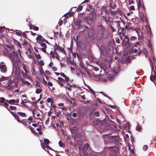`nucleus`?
<instances>
[{
  "instance_id": "2f4dec72",
  "label": "nucleus",
  "mask_w": 156,
  "mask_h": 156,
  "mask_svg": "<svg viewBox=\"0 0 156 156\" xmlns=\"http://www.w3.org/2000/svg\"><path fill=\"white\" fill-rule=\"evenodd\" d=\"M148 148V147L147 145H144L143 147V150L144 151H146Z\"/></svg>"
},
{
  "instance_id": "e433bc0d",
  "label": "nucleus",
  "mask_w": 156,
  "mask_h": 156,
  "mask_svg": "<svg viewBox=\"0 0 156 156\" xmlns=\"http://www.w3.org/2000/svg\"><path fill=\"white\" fill-rule=\"evenodd\" d=\"M52 101V99L51 98H48L47 99V101L48 103L51 102Z\"/></svg>"
},
{
  "instance_id": "7ed1b4c3",
  "label": "nucleus",
  "mask_w": 156,
  "mask_h": 156,
  "mask_svg": "<svg viewBox=\"0 0 156 156\" xmlns=\"http://www.w3.org/2000/svg\"><path fill=\"white\" fill-rule=\"evenodd\" d=\"M7 84L5 85V86L8 89L12 90L16 86L15 83L12 80H7Z\"/></svg>"
},
{
  "instance_id": "f257e3e1",
  "label": "nucleus",
  "mask_w": 156,
  "mask_h": 156,
  "mask_svg": "<svg viewBox=\"0 0 156 156\" xmlns=\"http://www.w3.org/2000/svg\"><path fill=\"white\" fill-rule=\"evenodd\" d=\"M41 142V145L42 147L46 151H48V149L52 150V149L48 145L50 143L49 140L47 139H44V143H41V140H40Z\"/></svg>"
},
{
  "instance_id": "ea45409f",
  "label": "nucleus",
  "mask_w": 156,
  "mask_h": 156,
  "mask_svg": "<svg viewBox=\"0 0 156 156\" xmlns=\"http://www.w3.org/2000/svg\"><path fill=\"white\" fill-rule=\"evenodd\" d=\"M46 48H41V50L44 53H47L46 51Z\"/></svg>"
},
{
  "instance_id": "864d4df0",
  "label": "nucleus",
  "mask_w": 156,
  "mask_h": 156,
  "mask_svg": "<svg viewBox=\"0 0 156 156\" xmlns=\"http://www.w3.org/2000/svg\"><path fill=\"white\" fill-rule=\"evenodd\" d=\"M129 8L130 9L133 10H134V9H135L134 6H133V5L131 6Z\"/></svg>"
},
{
  "instance_id": "412c9836",
  "label": "nucleus",
  "mask_w": 156,
  "mask_h": 156,
  "mask_svg": "<svg viewBox=\"0 0 156 156\" xmlns=\"http://www.w3.org/2000/svg\"><path fill=\"white\" fill-rule=\"evenodd\" d=\"M65 16L67 18H69V17L72 16V13H66Z\"/></svg>"
},
{
  "instance_id": "7c9ffc66",
  "label": "nucleus",
  "mask_w": 156,
  "mask_h": 156,
  "mask_svg": "<svg viewBox=\"0 0 156 156\" xmlns=\"http://www.w3.org/2000/svg\"><path fill=\"white\" fill-rule=\"evenodd\" d=\"M5 100V99L4 98H0V102L2 103H4Z\"/></svg>"
},
{
  "instance_id": "a878e982",
  "label": "nucleus",
  "mask_w": 156,
  "mask_h": 156,
  "mask_svg": "<svg viewBox=\"0 0 156 156\" xmlns=\"http://www.w3.org/2000/svg\"><path fill=\"white\" fill-rule=\"evenodd\" d=\"M7 47H8L10 49V50H13V46L12 45H7Z\"/></svg>"
},
{
  "instance_id": "1a4fd4ad",
  "label": "nucleus",
  "mask_w": 156,
  "mask_h": 156,
  "mask_svg": "<svg viewBox=\"0 0 156 156\" xmlns=\"http://www.w3.org/2000/svg\"><path fill=\"white\" fill-rule=\"evenodd\" d=\"M13 74L16 75V76H17L18 78H19V75L20 74V69L19 68L16 67L15 69Z\"/></svg>"
},
{
  "instance_id": "f03ea898",
  "label": "nucleus",
  "mask_w": 156,
  "mask_h": 156,
  "mask_svg": "<svg viewBox=\"0 0 156 156\" xmlns=\"http://www.w3.org/2000/svg\"><path fill=\"white\" fill-rule=\"evenodd\" d=\"M22 66L23 69L24 70L25 72L23 71L21 72L22 74L23 77L25 78H27L28 77L27 74L29 72V69L28 66L26 65L24 63L22 64Z\"/></svg>"
},
{
  "instance_id": "f704fd0d",
  "label": "nucleus",
  "mask_w": 156,
  "mask_h": 156,
  "mask_svg": "<svg viewBox=\"0 0 156 156\" xmlns=\"http://www.w3.org/2000/svg\"><path fill=\"white\" fill-rule=\"evenodd\" d=\"M136 37L132 36L130 38V39L131 41L135 40H136Z\"/></svg>"
},
{
  "instance_id": "c85d7f7f",
  "label": "nucleus",
  "mask_w": 156,
  "mask_h": 156,
  "mask_svg": "<svg viewBox=\"0 0 156 156\" xmlns=\"http://www.w3.org/2000/svg\"><path fill=\"white\" fill-rule=\"evenodd\" d=\"M142 42L141 41H139L138 42L136 43L135 45V46L136 47H138V46L141 44Z\"/></svg>"
},
{
  "instance_id": "58836bf2",
  "label": "nucleus",
  "mask_w": 156,
  "mask_h": 156,
  "mask_svg": "<svg viewBox=\"0 0 156 156\" xmlns=\"http://www.w3.org/2000/svg\"><path fill=\"white\" fill-rule=\"evenodd\" d=\"M21 81L23 83V84H25L26 83V81L23 78L21 79Z\"/></svg>"
},
{
  "instance_id": "473e14b6",
  "label": "nucleus",
  "mask_w": 156,
  "mask_h": 156,
  "mask_svg": "<svg viewBox=\"0 0 156 156\" xmlns=\"http://www.w3.org/2000/svg\"><path fill=\"white\" fill-rule=\"evenodd\" d=\"M80 65L82 69H84L85 70H86V68L84 67V66H83V65L82 63H80Z\"/></svg>"
},
{
  "instance_id": "5fc2aeb1",
  "label": "nucleus",
  "mask_w": 156,
  "mask_h": 156,
  "mask_svg": "<svg viewBox=\"0 0 156 156\" xmlns=\"http://www.w3.org/2000/svg\"><path fill=\"white\" fill-rule=\"evenodd\" d=\"M129 1V4H131L132 3H133V0H128Z\"/></svg>"
},
{
  "instance_id": "338daca9",
  "label": "nucleus",
  "mask_w": 156,
  "mask_h": 156,
  "mask_svg": "<svg viewBox=\"0 0 156 156\" xmlns=\"http://www.w3.org/2000/svg\"><path fill=\"white\" fill-rule=\"evenodd\" d=\"M53 63L52 62H51L49 65V67H51L52 66Z\"/></svg>"
},
{
  "instance_id": "423d86ee",
  "label": "nucleus",
  "mask_w": 156,
  "mask_h": 156,
  "mask_svg": "<svg viewBox=\"0 0 156 156\" xmlns=\"http://www.w3.org/2000/svg\"><path fill=\"white\" fill-rule=\"evenodd\" d=\"M97 64L101 68L103 69L105 72H107V68L106 66V64L104 63H102L101 62L98 61L96 62Z\"/></svg>"
},
{
  "instance_id": "6ab92c4d",
  "label": "nucleus",
  "mask_w": 156,
  "mask_h": 156,
  "mask_svg": "<svg viewBox=\"0 0 156 156\" xmlns=\"http://www.w3.org/2000/svg\"><path fill=\"white\" fill-rule=\"evenodd\" d=\"M7 81V78L5 76H2L0 78V81Z\"/></svg>"
},
{
  "instance_id": "a19ab883",
  "label": "nucleus",
  "mask_w": 156,
  "mask_h": 156,
  "mask_svg": "<svg viewBox=\"0 0 156 156\" xmlns=\"http://www.w3.org/2000/svg\"><path fill=\"white\" fill-rule=\"evenodd\" d=\"M33 28L34 30H36V31L38 30L39 29L38 27H37L34 26L33 27Z\"/></svg>"
},
{
  "instance_id": "bf43d9fd",
  "label": "nucleus",
  "mask_w": 156,
  "mask_h": 156,
  "mask_svg": "<svg viewBox=\"0 0 156 156\" xmlns=\"http://www.w3.org/2000/svg\"><path fill=\"white\" fill-rule=\"evenodd\" d=\"M52 69L54 71H56L57 70V68L55 67H53Z\"/></svg>"
},
{
  "instance_id": "39448f33",
  "label": "nucleus",
  "mask_w": 156,
  "mask_h": 156,
  "mask_svg": "<svg viewBox=\"0 0 156 156\" xmlns=\"http://www.w3.org/2000/svg\"><path fill=\"white\" fill-rule=\"evenodd\" d=\"M7 69L5 64L3 62H1L0 63V71L2 73H5L7 71Z\"/></svg>"
},
{
  "instance_id": "6e6552de",
  "label": "nucleus",
  "mask_w": 156,
  "mask_h": 156,
  "mask_svg": "<svg viewBox=\"0 0 156 156\" xmlns=\"http://www.w3.org/2000/svg\"><path fill=\"white\" fill-rule=\"evenodd\" d=\"M8 103L9 104L12 105L14 104L16 105L15 103H18L19 102V100L18 98H17L16 100L12 99L9 100H6L5 101Z\"/></svg>"
},
{
  "instance_id": "dca6fc26",
  "label": "nucleus",
  "mask_w": 156,
  "mask_h": 156,
  "mask_svg": "<svg viewBox=\"0 0 156 156\" xmlns=\"http://www.w3.org/2000/svg\"><path fill=\"white\" fill-rule=\"evenodd\" d=\"M42 91V89L41 88L36 89L35 92L37 94H39L41 93Z\"/></svg>"
},
{
  "instance_id": "a18cd8bd",
  "label": "nucleus",
  "mask_w": 156,
  "mask_h": 156,
  "mask_svg": "<svg viewBox=\"0 0 156 156\" xmlns=\"http://www.w3.org/2000/svg\"><path fill=\"white\" fill-rule=\"evenodd\" d=\"M83 7L81 6H80L77 8V10L78 11H80L82 9Z\"/></svg>"
},
{
  "instance_id": "4d7b16f0",
  "label": "nucleus",
  "mask_w": 156,
  "mask_h": 156,
  "mask_svg": "<svg viewBox=\"0 0 156 156\" xmlns=\"http://www.w3.org/2000/svg\"><path fill=\"white\" fill-rule=\"evenodd\" d=\"M141 127L140 126H138L136 128V129L137 130H138L140 131L141 130Z\"/></svg>"
},
{
  "instance_id": "f3484780",
  "label": "nucleus",
  "mask_w": 156,
  "mask_h": 156,
  "mask_svg": "<svg viewBox=\"0 0 156 156\" xmlns=\"http://www.w3.org/2000/svg\"><path fill=\"white\" fill-rule=\"evenodd\" d=\"M58 144L59 147L64 148L65 144L64 143H62L61 141H60L59 142Z\"/></svg>"
},
{
  "instance_id": "37998d69",
  "label": "nucleus",
  "mask_w": 156,
  "mask_h": 156,
  "mask_svg": "<svg viewBox=\"0 0 156 156\" xmlns=\"http://www.w3.org/2000/svg\"><path fill=\"white\" fill-rule=\"evenodd\" d=\"M94 115L96 116H99V112H95L94 113Z\"/></svg>"
},
{
  "instance_id": "cd10ccee",
  "label": "nucleus",
  "mask_w": 156,
  "mask_h": 156,
  "mask_svg": "<svg viewBox=\"0 0 156 156\" xmlns=\"http://www.w3.org/2000/svg\"><path fill=\"white\" fill-rule=\"evenodd\" d=\"M16 108V107L15 106H10L9 107V109H10L11 110H15Z\"/></svg>"
},
{
  "instance_id": "c9c22d12",
  "label": "nucleus",
  "mask_w": 156,
  "mask_h": 156,
  "mask_svg": "<svg viewBox=\"0 0 156 156\" xmlns=\"http://www.w3.org/2000/svg\"><path fill=\"white\" fill-rule=\"evenodd\" d=\"M15 43L17 46H19L21 48V45L20 44L18 41H16L15 42Z\"/></svg>"
},
{
  "instance_id": "052dcab7",
  "label": "nucleus",
  "mask_w": 156,
  "mask_h": 156,
  "mask_svg": "<svg viewBox=\"0 0 156 156\" xmlns=\"http://www.w3.org/2000/svg\"><path fill=\"white\" fill-rule=\"evenodd\" d=\"M56 106L55 105H53V108L54 109V111H55L56 110H57L56 109Z\"/></svg>"
},
{
  "instance_id": "ddd939ff",
  "label": "nucleus",
  "mask_w": 156,
  "mask_h": 156,
  "mask_svg": "<svg viewBox=\"0 0 156 156\" xmlns=\"http://www.w3.org/2000/svg\"><path fill=\"white\" fill-rule=\"evenodd\" d=\"M60 75L62 77H64L65 79V80L66 83H68L69 81V79L68 77L66 75L63 73H61Z\"/></svg>"
},
{
  "instance_id": "f8f14e48",
  "label": "nucleus",
  "mask_w": 156,
  "mask_h": 156,
  "mask_svg": "<svg viewBox=\"0 0 156 156\" xmlns=\"http://www.w3.org/2000/svg\"><path fill=\"white\" fill-rule=\"evenodd\" d=\"M57 48H55L54 49V52L51 51L50 52V54L51 56V57L53 58H55V53L57 52L56 51V50H57L59 48L57 46Z\"/></svg>"
},
{
  "instance_id": "4be33fe9",
  "label": "nucleus",
  "mask_w": 156,
  "mask_h": 156,
  "mask_svg": "<svg viewBox=\"0 0 156 156\" xmlns=\"http://www.w3.org/2000/svg\"><path fill=\"white\" fill-rule=\"evenodd\" d=\"M55 112V114L57 116H59L61 115V112L59 111H58L57 110L54 111Z\"/></svg>"
},
{
  "instance_id": "c756f323",
  "label": "nucleus",
  "mask_w": 156,
  "mask_h": 156,
  "mask_svg": "<svg viewBox=\"0 0 156 156\" xmlns=\"http://www.w3.org/2000/svg\"><path fill=\"white\" fill-rule=\"evenodd\" d=\"M38 64L40 65L41 66H43L44 65V63L42 60L39 61V62H38Z\"/></svg>"
},
{
  "instance_id": "69168bd1",
  "label": "nucleus",
  "mask_w": 156,
  "mask_h": 156,
  "mask_svg": "<svg viewBox=\"0 0 156 156\" xmlns=\"http://www.w3.org/2000/svg\"><path fill=\"white\" fill-rule=\"evenodd\" d=\"M26 103V102H25L23 100H22L21 103V104L24 105V104Z\"/></svg>"
},
{
  "instance_id": "3c124183",
  "label": "nucleus",
  "mask_w": 156,
  "mask_h": 156,
  "mask_svg": "<svg viewBox=\"0 0 156 156\" xmlns=\"http://www.w3.org/2000/svg\"><path fill=\"white\" fill-rule=\"evenodd\" d=\"M43 82L44 85H46L47 83V81L45 80L44 78H43Z\"/></svg>"
},
{
  "instance_id": "393cba45",
  "label": "nucleus",
  "mask_w": 156,
  "mask_h": 156,
  "mask_svg": "<svg viewBox=\"0 0 156 156\" xmlns=\"http://www.w3.org/2000/svg\"><path fill=\"white\" fill-rule=\"evenodd\" d=\"M101 19L104 20L107 23L108 22L106 16H102L101 17Z\"/></svg>"
},
{
  "instance_id": "774afa93",
  "label": "nucleus",
  "mask_w": 156,
  "mask_h": 156,
  "mask_svg": "<svg viewBox=\"0 0 156 156\" xmlns=\"http://www.w3.org/2000/svg\"><path fill=\"white\" fill-rule=\"evenodd\" d=\"M70 69H71V71H72V72H73V70H75V69H74V68H73V67H71V66H70Z\"/></svg>"
},
{
  "instance_id": "49530a36",
  "label": "nucleus",
  "mask_w": 156,
  "mask_h": 156,
  "mask_svg": "<svg viewBox=\"0 0 156 156\" xmlns=\"http://www.w3.org/2000/svg\"><path fill=\"white\" fill-rule=\"evenodd\" d=\"M136 32L137 34H138V40H139L140 39V34H139V33L137 29L136 30Z\"/></svg>"
},
{
  "instance_id": "72a5a7b5",
  "label": "nucleus",
  "mask_w": 156,
  "mask_h": 156,
  "mask_svg": "<svg viewBox=\"0 0 156 156\" xmlns=\"http://www.w3.org/2000/svg\"><path fill=\"white\" fill-rule=\"evenodd\" d=\"M68 83L67 85H68L70 87H76L77 86L75 84L70 85V84L68 83Z\"/></svg>"
},
{
  "instance_id": "4468645a",
  "label": "nucleus",
  "mask_w": 156,
  "mask_h": 156,
  "mask_svg": "<svg viewBox=\"0 0 156 156\" xmlns=\"http://www.w3.org/2000/svg\"><path fill=\"white\" fill-rule=\"evenodd\" d=\"M18 114L20 115L22 117H25L26 116V115L25 113L23 112H17Z\"/></svg>"
},
{
  "instance_id": "b1692460",
  "label": "nucleus",
  "mask_w": 156,
  "mask_h": 156,
  "mask_svg": "<svg viewBox=\"0 0 156 156\" xmlns=\"http://www.w3.org/2000/svg\"><path fill=\"white\" fill-rule=\"evenodd\" d=\"M89 147V144H85L84 146V147H83V150L85 151L86 150L87 148Z\"/></svg>"
},
{
  "instance_id": "8fccbe9b",
  "label": "nucleus",
  "mask_w": 156,
  "mask_h": 156,
  "mask_svg": "<svg viewBox=\"0 0 156 156\" xmlns=\"http://www.w3.org/2000/svg\"><path fill=\"white\" fill-rule=\"evenodd\" d=\"M52 112L51 111H49L48 112V115L49 117H50L51 116V115L52 114Z\"/></svg>"
},
{
  "instance_id": "e2e57ef3",
  "label": "nucleus",
  "mask_w": 156,
  "mask_h": 156,
  "mask_svg": "<svg viewBox=\"0 0 156 156\" xmlns=\"http://www.w3.org/2000/svg\"><path fill=\"white\" fill-rule=\"evenodd\" d=\"M128 27H129V23H128V25H126L125 26V28L127 30H129Z\"/></svg>"
},
{
  "instance_id": "79ce46f5",
  "label": "nucleus",
  "mask_w": 156,
  "mask_h": 156,
  "mask_svg": "<svg viewBox=\"0 0 156 156\" xmlns=\"http://www.w3.org/2000/svg\"><path fill=\"white\" fill-rule=\"evenodd\" d=\"M55 57L57 59H59V56L57 52H55Z\"/></svg>"
},
{
  "instance_id": "680f3d73",
  "label": "nucleus",
  "mask_w": 156,
  "mask_h": 156,
  "mask_svg": "<svg viewBox=\"0 0 156 156\" xmlns=\"http://www.w3.org/2000/svg\"><path fill=\"white\" fill-rule=\"evenodd\" d=\"M148 46L149 47V48H151V43H150V42H149V41H148Z\"/></svg>"
},
{
  "instance_id": "9d476101",
  "label": "nucleus",
  "mask_w": 156,
  "mask_h": 156,
  "mask_svg": "<svg viewBox=\"0 0 156 156\" xmlns=\"http://www.w3.org/2000/svg\"><path fill=\"white\" fill-rule=\"evenodd\" d=\"M42 36L39 35L36 38V42L38 44L44 42V40L42 39Z\"/></svg>"
},
{
  "instance_id": "bb28decb",
  "label": "nucleus",
  "mask_w": 156,
  "mask_h": 156,
  "mask_svg": "<svg viewBox=\"0 0 156 156\" xmlns=\"http://www.w3.org/2000/svg\"><path fill=\"white\" fill-rule=\"evenodd\" d=\"M35 55L36 56V57L37 59H40L41 58V56L40 55V54H37L36 53H35Z\"/></svg>"
},
{
  "instance_id": "0eeeda50",
  "label": "nucleus",
  "mask_w": 156,
  "mask_h": 156,
  "mask_svg": "<svg viewBox=\"0 0 156 156\" xmlns=\"http://www.w3.org/2000/svg\"><path fill=\"white\" fill-rule=\"evenodd\" d=\"M56 81L61 87L63 86L64 84L66 81L65 79L64 80L61 77H58Z\"/></svg>"
},
{
  "instance_id": "0e129e2a",
  "label": "nucleus",
  "mask_w": 156,
  "mask_h": 156,
  "mask_svg": "<svg viewBox=\"0 0 156 156\" xmlns=\"http://www.w3.org/2000/svg\"><path fill=\"white\" fill-rule=\"evenodd\" d=\"M45 73L51 75V73H50V72L48 70H47L45 71Z\"/></svg>"
},
{
  "instance_id": "a211bd4d",
  "label": "nucleus",
  "mask_w": 156,
  "mask_h": 156,
  "mask_svg": "<svg viewBox=\"0 0 156 156\" xmlns=\"http://www.w3.org/2000/svg\"><path fill=\"white\" fill-rule=\"evenodd\" d=\"M130 25H131L130 23H129V27H128V28H129L128 30H134L136 31V29L134 28L133 27H130Z\"/></svg>"
},
{
  "instance_id": "aec40b11",
  "label": "nucleus",
  "mask_w": 156,
  "mask_h": 156,
  "mask_svg": "<svg viewBox=\"0 0 156 156\" xmlns=\"http://www.w3.org/2000/svg\"><path fill=\"white\" fill-rule=\"evenodd\" d=\"M6 102H4V103H4L3 105L7 109H8L9 110V108H8L9 105L8 103L6 101Z\"/></svg>"
},
{
  "instance_id": "6e6d98bb",
  "label": "nucleus",
  "mask_w": 156,
  "mask_h": 156,
  "mask_svg": "<svg viewBox=\"0 0 156 156\" xmlns=\"http://www.w3.org/2000/svg\"><path fill=\"white\" fill-rule=\"evenodd\" d=\"M138 5V7L139 8V6H141V1L140 0H139L138 1V4H137Z\"/></svg>"
},
{
  "instance_id": "20e7f679",
  "label": "nucleus",
  "mask_w": 156,
  "mask_h": 156,
  "mask_svg": "<svg viewBox=\"0 0 156 156\" xmlns=\"http://www.w3.org/2000/svg\"><path fill=\"white\" fill-rule=\"evenodd\" d=\"M15 119H16L19 123H22L24 126H28L29 124H30V122H28L26 119H23L21 121L20 120L17 116H15Z\"/></svg>"
},
{
  "instance_id": "603ef678",
  "label": "nucleus",
  "mask_w": 156,
  "mask_h": 156,
  "mask_svg": "<svg viewBox=\"0 0 156 156\" xmlns=\"http://www.w3.org/2000/svg\"><path fill=\"white\" fill-rule=\"evenodd\" d=\"M48 86H52L53 85L52 83L50 81H49L48 82Z\"/></svg>"
},
{
  "instance_id": "5701e85b",
  "label": "nucleus",
  "mask_w": 156,
  "mask_h": 156,
  "mask_svg": "<svg viewBox=\"0 0 156 156\" xmlns=\"http://www.w3.org/2000/svg\"><path fill=\"white\" fill-rule=\"evenodd\" d=\"M39 44H40L41 46L43 48H47V45L45 43L41 42Z\"/></svg>"
},
{
  "instance_id": "2eb2a0df",
  "label": "nucleus",
  "mask_w": 156,
  "mask_h": 156,
  "mask_svg": "<svg viewBox=\"0 0 156 156\" xmlns=\"http://www.w3.org/2000/svg\"><path fill=\"white\" fill-rule=\"evenodd\" d=\"M107 79L108 80L112 81L114 77L112 75H111V74H109L108 76Z\"/></svg>"
},
{
  "instance_id": "4c0bfd02",
  "label": "nucleus",
  "mask_w": 156,
  "mask_h": 156,
  "mask_svg": "<svg viewBox=\"0 0 156 156\" xmlns=\"http://www.w3.org/2000/svg\"><path fill=\"white\" fill-rule=\"evenodd\" d=\"M88 88L91 93L94 94V91L91 89L90 87H88Z\"/></svg>"
},
{
  "instance_id": "de8ad7c7",
  "label": "nucleus",
  "mask_w": 156,
  "mask_h": 156,
  "mask_svg": "<svg viewBox=\"0 0 156 156\" xmlns=\"http://www.w3.org/2000/svg\"><path fill=\"white\" fill-rule=\"evenodd\" d=\"M36 86L40 87H41V85L39 82H37L36 84Z\"/></svg>"
},
{
  "instance_id": "13d9d810",
  "label": "nucleus",
  "mask_w": 156,
  "mask_h": 156,
  "mask_svg": "<svg viewBox=\"0 0 156 156\" xmlns=\"http://www.w3.org/2000/svg\"><path fill=\"white\" fill-rule=\"evenodd\" d=\"M77 116V114L76 113H74L73 114V117H75Z\"/></svg>"
},
{
  "instance_id": "c03bdc74",
  "label": "nucleus",
  "mask_w": 156,
  "mask_h": 156,
  "mask_svg": "<svg viewBox=\"0 0 156 156\" xmlns=\"http://www.w3.org/2000/svg\"><path fill=\"white\" fill-rule=\"evenodd\" d=\"M28 127L30 129V130H31V131L32 133L35 132L34 131V130H33V128L32 127H31V126H28Z\"/></svg>"
},
{
  "instance_id": "09e8293b",
  "label": "nucleus",
  "mask_w": 156,
  "mask_h": 156,
  "mask_svg": "<svg viewBox=\"0 0 156 156\" xmlns=\"http://www.w3.org/2000/svg\"><path fill=\"white\" fill-rule=\"evenodd\" d=\"M150 63L151 65V68L152 69H153L154 67H153V65H152V62L151 60V58H150Z\"/></svg>"
},
{
  "instance_id": "9b49d317",
  "label": "nucleus",
  "mask_w": 156,
  "mask_h": 156,
  "mask_svg": "<svg viewBox=\"0 0 156 156\" xmlns=\"http://www.w3.org/2000/svg\"><path fill=\"white\" fill-rule=\"evenodd\" d=\"M58 108L61 109L63 110H66V108L64 106V104L63 103H59L58 105Z\"/></svg>"
}]
</instances>
